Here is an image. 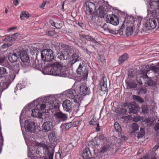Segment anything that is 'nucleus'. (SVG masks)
<instances>
[{
	"label": "nucleus",
	"mask_w": 159,
	"mask_h": 159,
	"mask_svg": "<svg viewBox=\"0 0 159 159\" xmlns=\"http://www.w3.org/2000/svg\"><path fill=\"white\" fill-rule=\"evenodd\" d=\"M51 24L52 26H54L56 28H57V29H60L61 28V26H59V27H57V26H56V24L53 21H51Z\"/></svg>",
	"instance_id": "nucleus-48"
},
{
	"label": "nucleus",
	"mask_w": 159,
	"mask_h": 159,
	"mask_svg": "<svg viewBox=\"0 0 159 159\" xmlns=\"http://www.w3.org/2000/svg\"><path fill=\"white\" fill-rule=\"evenodd\" d=\"M32 66L37 69L39 70L42 67V65L40 64H39L38 62L37 63L36 62L34 61L33 63Z\"/></svg>",
	"instance_id": "nucleus-36"
},
{
	"label": "nucleus",
	"mask_w": 159,
	"mask_h": 159,
	"mask_svg": "<svg viewBox=\"0 0 159 159\" xmlns=\"http://www.w3.org/2000/svg\"><path fill=\"white\" fill-rule=\"evenodd\" d=\"M149 70L143 69L141 71V75L136 77L137 82L140 85L144 84L145 86L151 85L152 84V81L147 75V73Z\"/></svg>",
	"instance_id": "nucleus-2"
},
{
	"label": "nucleus",
	"mask_w": 159,
	"mask_h": 159,
	"mask_svg": "<svg viewBox=\"0 0 159 159\" xmlns=\"http://www.w3.org/2000/svg\"><path fill=\"white\" fill-rule=\"evenodd\" d=\"M46 34L49 36H53L54 34V33L52 31H47Z\"/></svg>",
	"instance_id": "nucleus-47"
},
{
	"label": "nucleus",
	"mask_w": 159,
	"mask_h": 159,
	"mask_svg": "<svg viewBox=\"0 0 159 159\" xmlns=\"http://www.w3.org/2000/svg\"><path fill=\"white\" fill-rule=\"evenodd\" d=\"M133 99L137 101V102L142 103L144 102V101L143 99L141 97L136 96L135 95H133Z\"/></svg>",
	"instance_id": "nucleus-32"
},
{
	"label": "nucleus",
	"mask_w": 159,
	"mask_h": 159,
	"mask_svg": "<svg viewBox=\"0 0 159 159\" xmlns=\"http://www.w3.org/2000/svg\"><path fill=\"white\" fill-rule=\"evenodd\" d=\"M97 125V127L96 128V129L97 131H100V128L98 122L96 124Z\"/></svg>",
	"instance_id": "nucleus-57"
},
{
	"label": "nucleus",
	"mask_w": 159,
	"mask_h": 159,
	"mask_svg": "<svg viewBox=\"0 0 159 159\" xmlns=\"http://www.w3.org/2000/svg\"><path fill=\"white\" fill-rule=\"evenodd\" d=\"M66 2V1H64L63 2L62 5V9L63 10L64 9V4Z\"/></svg>",
	"instance_id": "nucleus-64"
},
{
	"label": "nucleus",
	"mask_w": 159,
	"mask_h": 159,
	"mask_svg": "<svg viewBox=\"0 0 159 159\" xmlns=\"http://www.w3.org/2000/svg\"><path fill=\"white\" fill-rule=\"evenodd\" d=\"M131 127L134 131H135L139 130V126L136 123H134L132 124Z\"/></svg>",
	"instance_id": "nucleus-40"
},
{
	"label": "nucleus",
	"mask_w": 159,
	"mask_h": 159,
	"mask_svg": "<svg viewBox=\"0 0 159 159\" xmlns=\"http://www.w3.org/2000/svg\"><path fill=\"white\" fill-rule=\"evenodd\" d=\"M5 58L3 57H0V65H2L4 62Z\"/></svg>",
	"instance_id": "nucleus-50"
},
{
	"label": "nucleus",
	"mask_w": 159,
	"mask_h": 159,
	"mask_svg": "<svg viewBox=\"0 0 159 159\" xmlns=\"http://www.w3.org/2000/svg\"><path fill=\"white\" fill-rule=\"evenodd\" d=\"M46 105L47 107V110H51L52 109H54L52 103H49V102H47L46 103Z\"/></svg>",
	"instance_id": "nucleus-43"
},
{
	"label": "nucleus",
	"mask_w": 159,
	"mask_h": 159,
	"mask_svg": "<svg viewBox=\"0 0 159 159\" xmlns=\"http://www.w3.org/2000/svg\"><path fill=\"white\" fill-rule=\"evenodd\" d=\"M100 89L102 91L107 92V88L106 81H104V79L101 80L100 84Z\"/></svg>",
	"instance_id": "nucleus-21"
},
{
	"label": "nucleus",
	"mask_w": 159,
	"mask_h": 159,
	"mask_svg": "<svg viewBox=\"0 0 159 159\" xmlns=\"http://www.w3.org/2000/svg\"><path fill=\"white\" fill-rule=\"evenodd\" d=\"M54 116L57 119L60 121H64L66 120L67 118V114H64L60 111L56 112Z\"/></svg>",
	"instance_id": "nucleus-14"
},
{
	"label": "nucleus",
	"mask_w": 159,
	"mask_h": 159,
	"mask_svg": "<svg viewBox=\"0 0 159 159\" xmlns=\"http://www.w3.org/2000/svg\"><path fill=\"white\" fill-rule=\"evenodd\" d=\"M149 5L151 9H157L159 10V0H151L149 2Z\"/></svg>",
	"instance_id": "nucleus-19"
},
{
	"label": "nucleus",
	"mask_w": 159,
	"mask_h": 159,
	"mask_svg": "<svg viewBox=\"0 0 159 159\" xmlns=\"http://www.w3.org/2000/svg\"><path fill=\"white\" fill-rule=\"evenodd\" d=\"M109 23H105L102 26V27L103 28V29H104V30H108L110 32L113 33L112 32V31H113V30H111L110 28L109 27L108 25L109 24Z\"/></svg>",
	"instance_id": "nucleus-33"
},
{
	"label": "nucleus",
	"mask_w": 159,
	"mask_h": 159,
	"mask_svg": "<svg viewBox=\"0 0 159 159\" xmlns=\"http://www.w3.org/2000/svg\"><path fill=\"white\" fill-rule=\"evenodd\" d=\"M52 103L54 109H57L59 107L60 105V102L57 100H55L53 101Z\"/></svg>",
	"instance_id": "nucleus-37"
},
{
	"label": "nucleus",
	"mask_w": 159,
	"mask_h": 159,
	"mask_svg": "<svg viewBox=\"0 0 159 159\" xmlns=\"http://www.w3.org/2000/svg\"><path fill=\"white\" fill-rule=\"evenodd\" d=\"M86 40H87L88 41H91L92 40H93V38H92L91 36L87 35L86 36Z\"/></svg>",
	"instance_id": "nucleus-53"
},
{
	"label": "nucleus",
	"mask_w": 159,
	"mask_h": 159,
	"mask_svg": "<svg viewBox=\"0 0 159 159\" xmlns=\"http://www.w3.org/2000/svg\"><path fill=\"white\" fill-rule=\"evenodd\" d=\"M148 155H146L143 157H141L139 159H148Z\"/></svg>",
	"instance_id": "nucleus-63"
},
{
	"label": "nucleus",
	"mask_w": 159,
	"mask_h": 159,
	"mask_svg": "<svg viewBox=\"0 0 159 159\" xmlns=\"http://www.w3.org/2000/svg\"><path fill=\"white\" fill-rule=\"evenodd\" d=\"M131 103L129 102H126V103H123L122 105V107H128L129 108V107H130L131 105Z\"/></svg>",
	"instance_id": "nucleus-45"
},
{
	"label": "nucleus",
	"mask_w": 159,
	"mask_h": 159,
	"mask_svg": "<svg viewBox=\"0 0 159 159\" xmlns=\"http://www.w3.org/2000/svg\"><path fill=\"white\" fill-rule=\"evenodd\" d=\"M21 85L20 84H17L16 89L17 90H20L21 89Z\"/></svg>",
	"instance_id": "nucleus-55"
},
{
	"label": "nucleus",
	"mask_w": 159,
	"mask_h": 159,
	"mask_svg": "<svg viewBox=\"0 0 159 159\" xmlns=\"http://www.w3.org/2000/svg\"><path fill=\"white\" fill-rule=\"evenodd\" d=\"M152 9V10H151L148 9V15L153 18H156L157 17V15L158 14L157 12V9Z\"/></svg>",
	"instance_id": "nucleus-24"
},
{
	"label": "nucleus",
	"mask_w": 159,
	"mask_h": 159,
	"mask_svg": "<svg viewBox=\"0 0 159 159\" xmlns=\"http://www.w3.org/2000/svg\"><path fill=\"white\" fill-rule=\"evenodd\" d=\"M145 25L149 30L154 29L157 26L156 21L154 18H150L146 22Z\"/></svg>",
	"instance_id": "nucleus-12"
},
{
	"label": "nucleus",
	"mask_w": 159,
	"mask_h": 159,
	"mask_svg": "<svg viewBox=\"0 0 159 159\" xmlns=\"http://www.w3.org/2000/svg\"><path fill=\"white\" fill-rule=\"evenodd\" d=\"M107 19L109 23L114 25H116L119 23L118 18L114 15H107Z\"/></svg>",
	"instance_id": "nucleus-10"
},
{
	"label": "nucleus",
	"mask_w": 159,
	"mask_h": 159,
	"mask_svg": "<svg viewBox=\"0 0 159 159\" xmlns=\"http://www.w3.org/2000/svg\"><path fill=\"white\" fill-rule=\"evenodd\" d=\"M141 117L139 116H137L135 117H134V118L133 119V121L135 122H137L138 121L141 120Z\"/></svg>",
	"instance_id": "nucleus-46"
},
{
	"label": "nucleus",
	"mask_w": 159,
	"mask_h": 159,
	"mask_svg": "<svg viewBox=\"0 0 159 159\" xmlns=\"http://www.w3.org/2000/svg\"><path fill=\"white\" fill-rule=\"evenodd\" d=\"M52 127V123L50 121L45 122L42 126L43 129L49 131L51 130Z\"/></svg>",
	"instance_id": "nucleus-20"
},
{
	"label": "nucleus",
	"mask_w": 159,
	"mask_h": 159,
	"mask_svg": "<svg viewBox=\"0 0 159 159\" xmlns=\"http://www.w3.org/2000/svg\"><path fill=\"white\" fill-rule=\"evenodd\" d=\"M19 58L20 57L23 63L26 62L29 60L28 55L25 51H19Z\"/></svg>",
	"instance_id": "nucleus-17"
},
{
	"label": "nucleus",
	"mask_w": 159,
	"mask_h": 159,
	"mask_svg": "<svg viewBox=\"0 0 159 159\" xmlns=\"http://www.w3.org/2000/svg\"><path fill=\"white\" fill-rule=\"evenodd\" d=\"M48 139L51 143H54L58 141V137L54 133H50L48 135Z\"/></svg>",
	"instance_id": "nucleus-22"
},
{
	"label": "nucleus",
	"mask_w": 159,
	"mask_h": 159,
	"mask_svg": "<svg viewBox=\"0 0 159 159\" xmlns=\"http://www.w3.org/2000/svg\"><path fill=\"white\" fill-rule=\"evenodd\" d=\"M133 32V29L132 27L128 26L126 27L125 30V33L128 36L131 35Z\"/></svg>",
	"instance_id": "nucleus-31"
},
{
	"label": "nucleus",
	"mask_w": 159,
	"mask_h": 159,
	"mask_svg": "<svg viewBox=\"0 0 159 159\" xmlns=\"http://www.w3.org/2000/svg\"><path fill=\"white\" fill-rule=\"evenodd\" d=\"M45 64L46 65L43 69V72L44 74L62 77L69 76L67 75L68 70H65L64 67L59 62H50Z\"/></svg>",
	"instance_id": "nucleus-1"
},
{
	"label": "nucleus",
	"mask_w": 159,
	"mask_h": 159,
	"mask_svg": "<svg viewBox=\"0 0 159 159\" xmlns=\"http://www.w3.org/2000/svg\"><path fill=\"white\" fill-rule=\"evenodd\" d=\"M76 91L72 89H70L66 92V95L67 97L73 100L74 102L78 103L80 100L79 95L76 94Z\"/></svg>",
	"instance_id": "nucleus-5"
},
{
	"label": "nucleus",
	"mask_w": 159,
	"mask_h": 159,
	"mask_svg": "<svg viewBox=\"0 0 159 159\" xmlns=\"http://www.w3.org/2000/svg\"><path fill=\"white\" fill-rule=\"evenodd\" d=\"M18 0H14L13 1V4L16 6H17L19 4Z\"/></svg>",
	"instance_id": "nucleus-56"
},
{
	"label": "nucleus",
	"mask_w": 159,
	"mask_h": 159,
	"mask_svg": "<svg viewBox=\"0 0 159 159\" xmlns=\"http://www.w3.org/2000/svg\"><path fill=\"white\" fill-rule=\"evenodd\" d=\"M98 122L95 121L94 119L92 120L89 122V124L91 125H96Z\"/></svg>",
	"instance_id": "nucleus-49"
},
{
	"label": "nucleus",
	"mask_w": 159,
	"mask_h": 159,
	"mask_svg": "<svg viewBox=\"0 0 159 159\" xmlns=\"http://www.w3.org/2000/svg\"><path fill=\"white\" fill-rule=\"evenodd\" d=\"M98 15L101 18L104 17L106 16V11L103 9L99 8L98 11Z\"/></svg>",
	"instance_id": "nucleus-29"
},
{
	"label": "nucleus",
	"mask_w": 159,
	"mask_h": 159,
	"mask_svg": "<svg viewBox=\"0 0 159 159\" xmlns=\"http://www.w3.org/2000/svg\"><path fill=\"white\" fill-rule=\"evenodd\" d=\"M29 17L28 13L26 11L22 12L20 15V18L21 20H24L25 18L27 19Z\"/></svg>",
	"instance_id": "nucleus-35"
},
{
	"label": "nucleus",
	"mask_w": 159,
	"mask_h": 159,
	"mask_svg": "<svg viewBox=\"0 0 159 159\" xmlns=\"http://www.w3.org/2000/svg\"><path fill=\"white\" fill-rule=\"evenodd\" d=\"M150 121V118H147L145 119V121L147 123H149Z\"/></svg>",
	"instance_id": "nucleus-60"
},
{
	"label": "nucleus",
	"mask_w": 159,
	"mask_h": 159,
	"mask_svg": "<svg viewBox=\"0 0 159 159\" xmlns=\"http://www.w3.org/2000/svg\"><path fill=\"white\" fill-rule=\"evenodd\" d=\"M25 127L26 132L30 133L34 132L36 129V127L34 122L28 120L25 121Z\"/></svg>",
	"instance_id": "nucleus-6"
},
{
	"label": "nucleus",
	"mask_w": 159,
	"mask_h": 159,
	"mask_svg": "<svg viewBox=\"0 0 159 159\" xmlns=\"http://www.w3.org/2000/svg\"><path fill=\"white\" fill-rule=\"evenodd\" d=\"M154 129L156 131L159 130V123H157L154 127Z\"/></svg>",
	"instance_id": "nucleus-52"
},
{
	"label": "nucleus",
	"mask_w": 159,
	"mask_h": 159,
	"mask_svg": "<svg viewBox=\"0 0 159 159\" xmlns=\"http://www.w3.org/2000/svg\"><path fill=\"white\" fill-rule=\"evenodd\" d=\"M143 133L142 134L139 133L138 134V137L139 138H142L143 137Z\"/></svg>",
	"instance_id": "nucleus-59"
},
{
	"label": "nucleus",
	"mask_w": 159,
	"mask_h": 159,
	"mask_svg": "<svg viewBox=\"0 0 159 159\" xmlns=\"http://www.w3.org/2000/svg\"><path fill=\"white\" fill-rule=\"evenodd\" d=\"M114 126L116 130L118 132L121 131V128L120 126L118 123L115 122Z\"/></svg>",
	"instance_id": "nucleus-41"
},
{
	"label": "nucleus",
	"mask_w": 159,
	"mask_h": 159,
	"mask_svg": "<svg viewBox=\"0 0 159 159\" xmlns=\"http://www.w3.org/2000/svg\"><path fill=\"white\" fill-rule=\"evenodd\" d=\"M36 108L39 109V110L41 112H43L44 111V109L47 108V107L46 104H38V105H37Z\"/></svg>",
	"instance_id": "nucleus-30"
},
{
	"label": "nucleus",
	"mask_w": 159,
	"mask_h": 159,
	"mask_svg": "<svg viewBox=\"0 0 159 159\" xmlns=\"http://www.w3.org/2000/svg\"><path fill=\"white\" fill-rule=\"evenodd\" d=\"M66 48H67V50H64L61 52L59 58L61 60H64L67 59L69 53V51L72 50V48L70 46L68 45L65 46Z\"/></svg>",
	"instance_id": "nucleus-11"
},
{
	"label": "nucleus",
	"mask_w": 159,
	"mask_h": 159,
	"mask_svg": "<svg viewBox=\"0 0 159 159\" xmlns=\"http://www.w3.org/2000/svg\"><path fill=\"white\" fill-rule=\"evenodd\" d=\"M36 152L40 157H45L46 159H53L54 152L50 151L47 145L39 144Z\"/></svg>",
	"instance_id": "nucleus-3"
},
{
	"label": "nucleus",
	"mask_w": 159,
	"mask_h": 159,
	"mask_svg": "<svg viewBox=\"0 0 159 159\" xmlns=\"http://www.w3.org/2000/svg\"><path fill=\"white\" fill-rule=\"evenodd\" d=\"M72 105V103L69 100H66L62 103L64 109L66 111H71Z\"/></svg>",
	"instance_id": "nucleus-18"
},
{
	"label": "nucleus",
	"mask_w": 159,
	"mask_h": 159,
	"mask_svg": "<svg viewBox=\"0 0 159 159\" xmlns=\"http://www.w3.org/2000/svg\"><path fill=\"white\" fill-rule=\"evenodd\" d=\"M86 10L85 12L87 15H92L94 14L96 9L95 4L93 2H89L86 3Z\"/></svg>",
	"instance_id": "nucleus-9"
},
{
	"label": "nucleus",
	"mask_w": 159,
	"mask_h": 159,
	"mask_svg": "<svg viewBox=\"0 0 159 159\" xmlns=\"http://www.w3.org/2000/svg\"><path fill=\"white\" fill-rule=\"evenodd\" d=\"M150 70L153 71L155 73H157L159 71V65L156 66H152L150 67Z\"/></svg>",
	"instance_id": "nucleus-39"
},
{
	"label": "nucleus",
	"mask_w": 159,
	"mask_h": 159,
	"mask_svg": "<svg viewBox=\"0 0 159 159\" xmlns=\"http://www.w3.org/2000/svg\"><path fill=\"white\" fill-rule=\"evenodd\" d=\"M41 57L42 60L47 62H50L54 58L53 52L51 49H47L41 52Z\"/></svg>",
	"instance_id": "nucleus-4"
},
{
	"label": "nucleus",
	"mask_w": 159,
	"mask_h": 159,
	"mask_svg": "<svg viewBox=\"0 0 159 159\" xmlns=\"http://www.w3.org/2000/svg\"><path fill=\"white\" fill-rule=\"evenodd\" d=\"M17 28V27H11V28H10L9 29H8V31H10L12 30H15V29H16Z\"/></svg>",
	"instance_id": "nucleus-61"
},
{
	"label": "nucleus",
	"mask_w": 159,
	"mask_h": 159,
	"mask_svg": "<svg viewBox=\"0 0 159 159\" xmlns=\"http://www.w3.org/2000/svg\"><path fill=\"white\" fill-rule=\"evenodd\" d=\"M64 125L65 129L66 130H67L71 127L72 126L71 122L65 123L64 124Z\"/></svg>",
	"instance_id": "nucleus-42"
},
{
	"label": "nucleus",
	"mask_w": 159,
	"mask_h": 159,
	"mask_svg": "<svg viewBox=\"0 0 159 159\" xmlns=\"http://www.w3.org/2000/svg\"><path fill=\"white\" fill-rule=\"evenodd\" d=\"M143 112L144 113H147L148 111V108L147 106H143L141 107Z\"/></svg>",
	"instance_id": "nucleus-44"
},
{
	"label": "nucleus",
	"mask_w": 159,
	"mask_h": 159,
	"mask_svg": "<svg viewBox=\"0 0 159 159\" xmlns=\"http://www.w3.org/2000/svg\"><path fill=\"white\" fill-rule=\"evenodd\" d=\"M46 3L47 2L45 1H43L42 4L39 6V7L43 9V7L45 6Z\"/></svg>",
	"instance_id": "nucleus-54"
},
{
	"label": "nucleus",
	"mask_w": 159,
	"mask_h": 159,
	"mask_svg": "<svg viewBox=\"0 0 159 159\" xmlns=\"http://www.w3.org/2000/svg\"><path fill=\"white\" fill-rule=\"evenodd\" d=\"M112 148H112L111 145L107 144L102 148L100 152L102 153L106 152L111 150Z\"/></svg>",
	"instance_id": "nucleus-26"
},
{
	"label": "nucleus",
	"mask_w": 159,
	"mask_h": 159,
	"mask_svg": "<svg viewBox=\"0 0 159 159\" xmlns=\"http://www.w3.org/2000/svg\"><path fill=\"white\" fill-rule=\"evenodd\" d=\"M74 43L78 47L83 48H84V44L86 43V40L83 41L82 39H78L75 40Z\"/></svg>",
	"instance_id": "nucleus-23"
},
{
	"label": "nucleus",
	"mask_w": 159,
	"mask_h": 159,
	"mask_svg": "<svg viewBox=\"0 0 159 159\" xmlns=\"http://www.w3.org/2000/svg\"><path fill=\"white\" fill-rule=\"evenodd\" d=\"M87 35H83V34H80V37L81 38L85 39L84 40H83L84 41L86 38V36Z\"/></svg>",
	"instance_id": "nucleus-58"
},
{
	"label": "nucleus",
	"mask_w": 159,
	"mask_h": 159,
	"mask_svg": "<svg viewBox=\"0 0 159 159\" xmlns=\"http://www.w3.org/2000/svg\"><path fill=\"white\" fill-rule=\"evenodd\" d=\"M127 85L130 88H135L137 87V84L133 82H126Z\"/></svg>",
	"instance_id": "nucleus-38"
},
{
	"label": "nucleus",
	"mask_w": 159,
	"mask_h": 159,
	"mask_svg": "<svg viewBox=\"0 0 159 159\" xmlns=\"http://www.w3.org/2000/svg\"><path fill=\"white\" fill-rule=\"evenodd\" d=\"M7 69L5 67H0V75L1 76V78L4 75L7 74Z\"/></svg>",
	"instance_id": "nucleus-34"
},
{
	"label": "nucleus",
	"mask_w": 159,
	"mask_h": 159,
	"mask_svg": "<svg viewBox=\"0 0 159 159\" xmlns=\"http://www.w3.org/2000/svg\"><path fill=\"white\" fill-rule=\"evenodd\" d=\"M81 63L82 64H81V63H80L78 68L77 69L76 72L77 74L79 75L88 74V70H86V68L84 66L83 62H82Z\"/></svg>",
	"instance_id": "nucleus-15"
},
{
	"label": "nucleus",
	"mask_w": 159,
	"mask_h": 159,
	"mask_svg": "<svg viewBox=\"0 0 159 159\" xmlns=\"http://www.w3.org/2000/svg\"><path fill=\"white\" fill-rule=\"evenodd\" d=\"M80 54L78 51H76L75 52H74L70 57V63L71 65L73 64L77 61H79L80 60L81 58L80 57Z\"/></svg>",
	"instance_id": "nucleus-13"
},
{
	"label": "nucleus",
	"mask_w": 159,
	"mask_h": 159,
	"mask_svg": "<svg viewBox=\"0 0 159 159\" xmlns=\"http://www.w3.org/2000/svg\"><path fill=\"white\" fill-rule=\"evenodd\" d=\"M32 116L34 117H40L42 115L41 112L40 111L39 109L35 108L32 110Z\"/></svg>",
	"instance_id": "nucleus-25"
},
{
	"label": "nucleus",
	"mask_w": 159,
	"mask_h": 159,
	"mask_svg": "<svg viewBox=\"0 0 159 159\" xmlns=\"http://www.w3.org/2000/svg\"><path fill=\"white\" fill-rule=\"evenodd\" d=\"M83 48H84V50H85L88 54L89 55L91 52H90L89 51L87 48L84 47Z\"/></svg>",
	"instance_id": "nucleus-62"
},
{
	"label": "nucleus",
	"mask_w": 159,
	"mask_h": 159,
	"mask_svg": "<svg viewBox=\"0 0 159 159\" xmlns=\"http://www.w3.org/2000/svg\"><path fill=\"white\" fill-rule=\"evenodd\" d=\"M83 159H91L92 155L89 148L84 149L82 153Z\"/></svg>",
	"instance_id": "nucleus-16"
},
{
	"label": "nucleus",
	"mask_w": 159,
	"mask_h": 159,
	"mask_svg": "<svg viewBox=\"0 0 159 159\" xmlns=\"http://www.w3.org/2000/svg\"><path fill=\"white\" fill-rule=\"evenodd\" d=\"M76 91L80 95L84 96L89 94L90 92L89 88L84 84L79 86Z\"/></svg>",
	"instance_id": "nucleus-7"
},
{
	"label": "nucleus",
	"mask_w": 159,
	"mask_h": 159,
	"mask_svg": "<svg viewBox=\"0 0 159 159\" xmlns=\"http://www.w3.org/2000/svg\"><path fill=\"white\" fill-rule=\"evenodd\" d=\"M128 58V56L127 54L125 53L121 56L118 59L119 64L122 63L123 62L127 60Z\"/></svg>",
	"instance_id": "nucleus-28"
},
{
	"label": "nucleus",
	"mask_w": 159,
	"mask_h": 159,
	"mask_svg": "<svg viewBox=\"0 0 159 159\" xmlns=\"http://www.w3.org/2000/svg\"><path fill=\"white\" fill-rule=\"evenodd\" d=\"M129 113H133L136 114L138 111V107L134 105H132L131 103L130 107H129Z\"/></svg>",
	"instance_id": "nucleus-27"
},
{
	"label": "nucleus",
	"mask_w": 159,
	"mask_h": 159,
	"mask_svg": "<svg viewBox=\"0 0 159 159\" xmlns=\"http://www.w3.org/2000/svg\"><path fill=\"white\" fill-rule=\"evenodd\" d=\"M19 51L14 50L13 52L9 54L8 57L9 60L12 63L17 61L19 59Z\"/></svg>",
	"instance_id": "nucleus-8"
},
{
	"label": "nucleus",
	"mask_w": 159,
	"mask_h": 159,
	"mask_svg": "<svg viewBox=\"0 0 159 159\" xmlns=\"http://www.w3.org/2000/svg\"><path fill=\"white\" fill-rule=\"evenodd\" d=\"M3 84L4 85V87H3L2 86L1 87V88L2 89V90H4L7 88L8 87V85L7 83H5Z\"/></svg>",
	"instance_id": "nucleus-51"
}]
</instances>
